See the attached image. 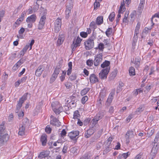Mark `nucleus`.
I'll return each instance as SVG.
<instances>
[{
  "mask_svg": "<svg viewBox=\"0 0 159 159\" xmlns=\"http://www.w3.org/2000/svg\"><path fill=\"white\" fill-rule=\"evenodd\" d=\"M51 106L52 110L56 114H59L63 110L61 105L58 101L52 102Z\"/></svg>",
  "mask_w": 159,
  "mask_h": 159,
  "instance_id": "nucleus-1",
  "label": "nucleus"
},
{
  "mask_svg": "<svg viewBox=\"0 0 159 159\" xmlns=\"http://www.w3.org/2000/svg\"><path fill=\"white\" fill-rule=\"evenodd\" d=\"M95 39V37L92 36L84 42V44L86 49L89 50L93 48L94 46V40Z\"/></svg>",
  "mask_w": 159,
  "mask_h": 159,
  "instance_id": "nucleus-2",
  "label": "nucleus"
},
{
  "mask_svg": "<svg viewBox=\"0 0 159 159\" xmlns=\"http://www.w3.org/2000/svg\"><path fill=\"white\" fill-rule=\"evenodd\" d=\"M135 133L132 130H129L126 133L125 137L126 143L128 145L129 143L132 142L134 140Z\"/></svg>",
  "mask_w": 159,
  "mask_h": 159,
  "instance_id": "nucleus-3",
  "label": "nucleus"
},
{
  "mask_svg": "<svg viewBox=\"0 0 159 159\" xmlns=\"http://www.w3.org/2000/svg\"><path fill=\"white\" fill-rule=\"evenodd\" d=\"M62 61H60L59 62V65L57 66L55 69L54 72L52 74V76L50 78V83H52L53 82L57 77L58 74L60 72V68L61 67L60 65V63H62Z\"/></svg>",
  "mask_w": 159,
  "mask_h": 159,
  "instance_id": "nucleus-4",
  "label": "nucleus"
},
{
  "mask_svg": "<svg viewBox=\"0 0 159 159\" xmlns=\"http://www.w3.org/2000/svg\"><path fill=\"white\" fill-rule=\"evenodd\" d=\"M28 93H26L20 99L18 104H17L16 112V113H18L19 111L22 106V104L24 102L25 100L27 99V95Z\"/></svg>",
  "mask_w": 159,
  "mask_h": 159,
  "instance_id": "nucleus-5",
  "label": "nucleus"
},
{
  "mask_svg": "<svg viewBox=\"0 0 159 159\" xmlns=\"http://www.w3.org/2000/svg\"><path fill=\"white\" fill-rule=\"evenodd\" d=\"M102 53H99L95 57L93 61V64L95 66H99L102 61Z\"/></svg>",
  "mask_w": 159,
  "mask_h": 159,
  "instance_id": "nucleus-6",
  "label": "nucleus"
},
{
  "mask_svg": "<svg viewBox=\"0 0 159 159\" xmlns=\"http://www.w3.org/2000/svg\"><path fill=\"white\" fill-rule=\"evenodd\" d=\"M61 25V19L59 18H57L54 22V30L56 33H58L60 30Z\"/></svg>",
  "mask_w": 159,
  "mask_h": 159,
  "instance_id": "nucleus-7",
  "label": "nucleus"
},
{
  "mask_svg": "<svg viewBox=\"0 0 159 159\" xmlns=\"http://www.w3.org/2000/svg\"><path fill=\"white\" fill-rule=\"evenodd\" d=\"M109 71V68H107L106 70L103 69L99 74V77L102 79H106L107 78V75Z\"/></svg>",
  "mask_w": 159,
  "mask_h": 159,
  "instance_id": "nucleus-8",
  "label": "nucleus"
},
{
  "mask_svg": "<svg viewBox=\"0 0 159 159\" xmlns=\"http://www.w3.org/2000/svg\"><path fill=\"white\" fill-rule=\"evenodd\" d=\"M9 137L7 133L0 134V144H3L4 143L6 142L8 139Z\"/></svg>",
  "mask_w": 159,
  "mask_h": 159,
  "instance_id": "nucleus-9",
  "label": "nucleus"
},
{
  "mask_svg": "<svg viewBox=\"0 0 159 159\" xmlns=\"http://www.w3.org/2000/svg\"><path fill=\"white\" fill-rule=\"evenodd\" d=\"M46 19V16L45 15L41 16L38 26L39 29L41 30L43 28L45 23Z\"/></svg>",
  "mask_w": 159,
  "mask_h": 159,
  "instance_id": "nucleus-10",
  "label": "nucleus"
},
{
  "mask_svg": "<svg viewBox=\"0 0 159 159\" xmlns=\"http://www.w3.org/2000/svg\"><path fill=\"white\" fill-rule=\"evenodd\" d=\"M51 117L52 118L50 121L51 124L57 126H59L61 125L60 122L57 118L54 117L52 116H51Z\"/></svg>",
  "mask_w": 159,
  "mask_h": 159,
  "instance_id": "nucleus-11",
  "label": "nucleus"
},
{
  "mask_svg": "<svg viewBox=\"0 0 159 159\" xmlns=\"http://www.w3.org/2000/svg\"><path fill=\"white\" fill-rule=\"evenodd\" d=\"M82 41V39L79 37H78L71 45L72 50L75 49L77 47L80 46V44Z\"/></svg>",
  "mask_w": 159,
  "mask_h": 159,
  "instance_id": "nucleus-12",
  "label": "nucleus"
},
{
  "mask_svg": "<svg viewBox=\"0 0 159 159\" xmlns=\"http://www.w3.org/2000/svg\"><path fill=\"white\" fill-rule=\"evenodd\" d=\"M79 134V132L78 131H73L69 133L68 135L71 139H74Z\"/></svg>",
  "mask_w": 159,
  "mask_h": 159,
  "instance_id": "nucleus-13",
  "label": "nucleus"
},
{
  "mask_svg": "<svg viewBox=\"0 0 159 159\" xmlns=\"http://www.w3.org/2000/svg\"><path fill=\"white\" fill-rule=\"evenodd\" d=\"M44 70V68L43 66V65H40L35 71V75L37 76H40Z\"/></svg>",
  "mask_w": 159,
  "mask_h": 159,
  "instance_id": "nucleus-14",
  "label": "nucleus"
},
{
  "mask_svg": "<svg viewBox=\"0 0 159 159\" xmlns=\"http://www.w3.org/2000/svg\"><path fill=\"white\" fill-rule=\"evenodd\" d=\"M94 132L95 129L93 128L89 129L85 132L84 134L85 137L87 138L90 137L94 133Z\"/></svg>",
  "mask_w": 159,
  "mask_h": 159,
  "instance_id": "nucleus-15",
  "label": "nucleus"
},
{
  "mask_svg": "<svg viewBox=\"0 0 159 159\" xmlns=\"http://www.w3.org/2000/svg\"><path fill=\"white\" fill-rule=\"evenodd\" d=\"M36 18V15L33 14L26 19V21L27 23H34L35 21Z\"/></svg>",
  "mask_w": 159,
  "mask_h": 159,
  "instance_id": "nucleus-16",
  "label": "nucleus"
},
{
  "mask_svg": "<svg viewBox=\"0 0 159 159\" xmlns=\"http://www.w3.org/2000/svg\"><path fill=\"white\" fill-rule=\"evenodd\" d=\"M25 125H21L20 126L19 131L18 132L19 135L20 136H23L25 134Z\"/></svg>",
  "mask_w": 159,
  "mask_h": 159,
  "instance_id": "nucleus-17",
  "label": "nucleus"
},
{
  "mask_svg": "<svg viewBox=\"0 0 159 159\" xmlns=\"http://www.w3.org/2000/svg\"><path fill=\"white\" fill-rule=\"evenodd\" d=\"M130 154L129 152L126 153L120 154L117 157L118 159H126Z\"/></svg>",
  "mask_w": 159,
  "mask_h": 159,
  "instance_id": "nucleus-18",
  "label": "nucleus"
},
{
  "mask_svg": "<svg viewBox=\"0 0 159 159\" xmlns=\"http://www.w3.org/2000/svg\"><path fill=\"white\" fill-rule=\"evenodd\" d=\"M50 153V152L48 151H46L43 152H41L39 156L38 157L40 159H42L48 157Z\"/></svg>",
  "mask_w": 159,
  "mask_h": 159,
  "instance_id": "nucleus-19",
  "label": "nucleus"
},
{
  "mask_svg": "<svg viewBox=\"0 0 159 159\" xmlns=\"http://www.w3.org/2000/svg\"><path fill=\"white\" fill-rule=\"evenodd\" d=\"M110 64V62L109 61H105L101 65V67L103 68V69H107V68H109V70H110V67L109 66Z\"/></svg>",
  "mask_w": 159,
  "mask_h": 159,
  "instance_id": "nucleus-20",
  "label": "nucleus"
},
{
  "mask_svg": "<svg viewBox=\"0 0 159 159\" xmlns=\"http://www.w3.org/2000/svg\"><path fill=\"white\" fill-rule=\"evenodd\" d=\"M40 141L43 146H45L47 142V136L45 134H43L40 138Z\"/></svg>",
  "mask_w": 159,
  "mask_h": 159,
  "instance_id": "nucleus-21",
  "label": "nucleus"
},
{
  "mask_svg": "<svg viewBox=\"0 0 159 159\" xmlns=\"http://www.w3.org/2000/svg\"><path fill=\"white\" fill-rule=\"evenodd\" d=\"M90 80L91 83L94 84L98 81L96 76L94 74H91L90 77Z\"/></svg>",
  "mask_w": 159,
  "mask_h": 159,
  "instance_id": "nucleus-22",
  "label": "nucleus"
},
{
  "mask_svg": "<svg viewBox=\"0 0 159 159\" xmlns=\"http://www.w3.org/2000/svg\"><path fill=\"white\" fill-rule=\"evenodd\" d=\"M114 95V93H110L107 101L106 103L107 105H110L111 103V102L113 98V96Z\"/></svg>",
  "mask_w": 159,
  "mask_h": 159,
  "instance_id": "nucleus-23",
  "label": "nucleus"
},
{
  "mask_svg": "<svg viewBox=\"0 0 159 159\" xmlns=\"http://www.w3.org/2000/svg\"><path fill=\"white\" fill-rule=\"evenodd\" d=\"M104 115V111H100L98 114H97L96 115V116L94 117V118L96 119L97 120H99L102 118Z\"/></svg>",
  "mask_w": 159,
  "mask_h": 159,
  "instance_id": "nucleus-24",
  "label": "nucleus"
},
{
  "mask_svg": "<svg viewBox=\"0 0 159 159\" xmlns=\"http://www.w3.org/2000/svg\"><path fill=\"white\" fill-rule=\"evenodd\" d=\"M64 40V36L63 35H59L58 39L57 41V44L58 45H60L63 42Z\"/></svg>",
  "mask_w": 159,
  "mask_h": 159,
  "instance_id": "nucleus-25",
  "label": "nucleus"
},
{
  "mask_svg": "<svg viewBox=\"0 0 159 159\" xmlns=\"http://www.w3.org/2000/svg\"><path fill=\"white\" fill-rule=\"evenodd\" d=\"M141 25V24L140 22H138L137 23V24L136 26V27L135 30V32H134V36H137L138 34L139 33V29L140 28Z\"/></svg>",
  "mask_w": 159,
  "mask_h": 159,
  "instance_id": "nucleus-26",
  "label": "nucleus"
},
{
  "mask_svg": "<svg viewBox=\"0 0 159 159\" xmlns=\"http://www.w3.org/2000/svg\"><path fill=\"white\" fill-rule=\"evenodd\" d=\"M103 22V17L102 16L98 17L96 20V23L97 25H100Z\"/></svg>",
  "mask_w": 159,
  "mask_h": 159,
  "instance_id": "nucleus-27",
  "label": "nucleus"
},
{
  "mask_svg": "<svg viewBox=\"0 0 159 159\" xmlns=\"http://www.w3.org/2000/svg\"><path fill=\"white\" fill-rule=\"evenodd\" d=\"M73 7V2L71 0L68 1L67 3L66 8L67 9L71 10Z\"/></svg>",
  "mask_w": 159,
  "mask_h": 159,
  "instance_id": "nucleus-28",
  "label": "nucleus"
},
{
  "mask_svg": "<svg viewBox=\"0 0 159 159\" xmlns=\"http://www.w3.org/2000/svg\"><path fill=\"white\" fill-rule=\"evenodd\" d=\"M90 88H86L82 90L80 92L81 95L83 96L86 94L89 91Z\"/></svg>",
  "mask_w": 159,
  "mask_h": 159,
  "instance_id": "nucleus-29",
  "label": "nucleus"
},
{
  "mask_svg": "<svg viewBox=\"0 0 159 159\" xmlns=\"http://www.w3.org/2000/svg\"><path fill=\"white\" fill-rule=\"evenodd\" d=\"M129 13L128 12H126L125 14L123 20L122 22L124 23H126L128 21V17Z\"/></svg>",
  "mask_w": 159,
  "mask_h": 159,
  "instance_id": "nucleus-30",
  "label": "nucleus"
},
{
  "mask_svg": "<svg viewBox=\"0 0 159 159\" xmlns=\"http://www.w3.org/2000/svg\"><path fill=\"white\" fill-rule=\"evenodd\" d=\"M4 133H6L5 130V127L4 123L0 125V134H2Z\"/></svg>",
  "mask_w": 159,
  "mask_h": 159,
  "instance_id": "nucleus-31",
  "label": "nucleus"
},
{
  "mask_svg": "<svg viewBox=\"0 0 159 159\" xmlns=\"http://www.w3.org/2000/svg\"><path fill=\"white\" fill-rule=\"evenodd\" d=\"M115 16V13L114 12H112L110 14L108 18L109 20L110 21H112L114 20Z\"/></svg>",
  "mask_w": 159,
  "mask_h": 159,
  "instance_id": "nucleus-32",
  "label": "nucleus"
},
{
  "mask_svg": "<svg viewBox=\"0 0 159 159\" xmlns=\"http://www.w3.org/2000/svg\"><path fill=\"white\" fill-rule=\"evenodd\" d=\"M117 74V72L116 70H114L110 75V78L111 80L114 79L116 76Z\"/></svg>",
  "mask_w": 159,
  "mask_h": 159,
  "instance_id": "nucleus-33",
  "label": "nucleus"
},
{
  "mask_svg": "<svg viewBox=\"0 0 159 159\" xmlns=\"http://www.w3.org/2000/svg\"><path fill=\"white\" fill-rule=\"evenodd\" d=\"M80 115L78 111H75L74 113L73 118L74 119H79Z\"/></svg>",
  "mask_w": 159,
  "mask_h": 159,
  "instance_id": "nucleus-34",
  "label": "nucleus"
},
{
  "mask_svg": "<svg viewBox=\"0 0 159 159\" xmlns=\"http://www.w3.org/2000/svg\"><path fill=\"white\" fill-rule=\"evenodd\" d=\"M112 29L111 28H109L107 29L105 32L106 35L109 37L110 35L112 33Z\"/></svg>",
  "mask_w": 159,
  "mask_h": 159,
  "instance_id": "nucleus-35",
  "label": "nucleus"
},
{
  "mask_svg": "<svg viewBox=\"0 0 159 159\" xmlns=\"http://www.w3.org/2000/svg\"><path fill=\"white\" fill-rule=\"evenodd\" d=\"M144 5L142 4V3H139L138 7V11L139 13H141L143 10L144 8Z\"/></svg>",
  "mask_w": 159,
  "mask_h": 159,
  "instance_id": "nucleus-36",
  "label": "nucleus"
},
{
  "mask_svg": "<svg viewBox=\"0 0 159 159\" xmlns=\"http://www.w3.org/2000/svg\"><path fill=\"white\" fill-rule=\"evenodd\" d=\"M129 73L130 75H135V69L133 67H130L129 69Z\"/></svg>",
  "mask_w": 159,
  "mask_h": 159,
  "instance_id": "nucleus-37",
  "label": "nucleus"
},
{
  "mask_svg": "<svg viewBox=\"0 0 159 159\" xmlns=\"http://www.w3.org/2000/svg\"><path fill=\"white\" fill-rule=\"evenodd\" d=\"M98 48L102 52L104 48V43H99L98 45Z\"/></svg>",
  "mask_w": 159,
  "mask_h": 159,
  "instance_id": "nucleus-38",
  "label": "nucleus"
},
{
  "mask_svg": "<svg viewBox=\"0 0 159 159\" xmlns=\"http://www.w3.org/2000/svg\"><path fill=\"white\" fill-rule=\"evenodd\" d=\"M144 109V106L143 105L140 106L137 109L136 111L137 113H140L143 111Z\"/></svg>",
  "mask_w": 159,
  "mask_h": 159,
  "instance_id": "nucleus-39",
  "label": "nucleus"
},
{
  "mask_svg": "<svg viewBox=\"0 0 159 159\" xmlns=\"http://www.w3.org/2000/svg\"><path fill=\"white\" fill-rule=\"evenodd\" d=\"M23 21L22 19L21 18L18 19L15 22L14 24V25L15 27H17Z\"/></svg>",
  "mask_w": 159,
  "mask_h": 159,
  "instance_id": "nucleus-40",
  "label": "nucleus"
},
{
  "mask_svg": "<svg viewBox=\"0 0 159 159\" xmlns=\"http://www.w3.org/2000/svg\"><path fill=\"white\" fill-rule=\"evenodd\" d=\"M134 63L136 67H138L140 65V60L139 58H135L134 62H133V63Z\"/></svg>",
  "mask_w": 159,
  "mask_h": 159,
  "instance_id": "nucleus-41",
  "label": "nucleus"
},
{
  "mask_svg": "<svg viewBox=\"0 0 159 159\" xmlns=\"http://www.w3.org/2000/svg\"><path fill=\"white\" fill-rule=\"evenodd\" d=\"M154 133V130L153 129H149L147 133L148 136V137L151 136Z\"/></svg>",
  "mask_w": 159,
  "mask_h": 159,
  "instance_id": "nucleus-42",
  "label": "nucleus"
},
{
  "mask_svg": "<svg viewBox=\"0 0 159 159\" xmlns=\"http://www.w3.org/2000/svg\"><path fill=\"white\" fill-rule=\"evenodd\" d=\"M71 12V10H69L66 9V19H68L69 17Z\"/></svg>",
  "mask_w": 159,
  "mask_h": 159,
  "instance_id": "nucleus-43",
  "label": "nucleus"
},
{
  "mask_svg": "<svg viewBox=\"0 0 159 159\" xmlns=\"http://www.w3.org/2000/svg\"><path fill=\"white\" fill-rule=\"evenodd\" d=\"M96 24L94 21H93L91 22L90 26L91 29H94L97 28Z\"/></svg>",
  "mask_w": 159,
  "mask_h": 159,
  "instance_id": "nucleus-44",
  "label": "nucleus"
},
{
  "mask_svg": "<svg viewBox=\"0 0 159 159\" xmlns=\"http://www.w3.org/2000/svg\"><path fill=\"white\" fill-rule=\"evenodd\" d=\"M70 152L73 154H76L77 153L78 150L76 148L73 147L70 149Z\"/></svg>",
  "mask_w": 159,
  "mask_h": 159,
  "instance_id": "nucleus-45",
  "label": "nucleus"
},
{
  "mask_svg": "<svg viewBox=\"0 0 159 159\" xmlns=\"http://www.w3.org/2000/svg\"><path fill=\"white\" fill-rule=\"evenodd\" d=\"M158 18L159 19V12H157L155 13L153 16H152V18L151 19V22L152 23L153 22V20L155 19V18Z\"/></svg>",
  "mask_w": 159,
  "mask_h": 159,
  "instance_id": "nucleus-46",
  "label": "nucleus"
},
{
  "mask_svg": "<svg viewBox=\"0 0 159 159\" xmlns=\"http://www.w3.org/2000/svg\"><path fill=\"white\" fill-rule=\"evenodd\" d=\"M136 36V37H135V36H134L132 43V46L134 48L135 46L136 45V43L137 40L138 36Z\"/></svg>",
  "mask_w": 159,
  "mask_h": 159,
  "instance_id": "nucleus-47",
  "label": "nucleus"
},
{
  "mask_svg": "<svg viewBox=\"0 0 159 159\" xmlns=\"http://www.w3.org/2000/svg\"><path fill=\"white\" fill-rule=\"evenodd\" d=\"M61 137L62 138H64L66 136V132L65 129H63L61 131V133L60 134Z\"/></svg>",
  "mask_w": 159,
  "mask_h": 159,
  "instance_id": "nucleus-48",
  "label": "nucleus"
},
{
  "mask_svg": "<svg viewBox=\"0 0 159 159\" xmlns=\"http://www.w3.org/2000/svg\"><path fill=\"white\" fill-rule=\"evenodd\" d=\"M100 2L97 1V0H96L95 2L94 3V9H95L96 8H98V7H99L100 6Z\"/></svg>",
  "mask_w": 159,
  "mask_h": 159,
  "instance_id": "nucleus-49",
  "label": "nucleus"
},
{
  "mask_svg": "<svg viewBox=\"0 0 159 159\" xmlns=\"http://www.w3.org/2000/svg\"><path fill=\"white\" fill-rule=\"evenodd\" d=\"M98 121V120L94 117L91 121V122L93 126H95L97 124Z\"/></svg>",
  "mask_w": 159,
  "mask_h": 159,
  "instance_id": "nucleus-50",
  "label": "nucleus"
},
{
  "mask_svg": "<svg viewBox=\"0 0 159 159\" xmlns=\"http://www.w3.org/2000/svg\"><path fill=\"white\" fill-rule=\"evenodd\" d=\"M88 100V97L87 96L83 97L81 99V102L82 104H84Z\"/></svg>",
  "mask_w": 159,
  "mask_h": 159,
  "instance_id": "nucleus-51",
  "label": "nucleus"
},
{
  "mask_svg": "<svg viewBox=\"0 0 159 159\" xmlns=\"http://www.w3.org/2000/svg\"><path fill=\"white\" fill-rule=\"evenodd\" d=\"M51 130V129L49 127V126L48 125H47L45 129V132L48 134L50 133Z\"/></svg>",
  "mask_w": 159,
  "mask_h": 159,
  "instance_id": "nucleus-52",
  "label": "nucleus"
},
{
  "mask_svg": "<svg viewBox=\"0 0 159 159\" xmlns=\"http://www.w3.org/2000/svg\"><path fill=\"white\" fill-rule=\"evenodd\" d=\"M87 64L90 66H92L93 64V61L91 60H88L86 61Z\"/></svg>",
  "mask_w": 159,
  "mask_h": 159,
  "instance_id": "nucleus-53",
  "label": "nucleus"
},
{
  "mask_svg": "<svg viewBox=\"0 0 159 159\" xmlns=\"http://www.w3.org/2000/svg\"><path fill=\"white\" fill-rule=\"evenodd\" d=\"M125 10V7H120L118 11V13H123Z\"/></svg>",
  "mask_w": 159,
  "mask_h": 159,
  "instance_id": "nucleus-54",
  "label": "nucleus"
},
{
  "mask_svg": "<svg viewBox=\"0 0 159 159\" xmlns=\"http://www.w3.org/2000/svg\"><path fill=\"white\" fill-rule=\"evenodd\" d=\"M80 36L83 38H86L88 34L87 32H82L80 33Z\"/></svg>",
  "mask_w": 159,
  "mask_h": 159,
  "instance_id": "nucleus-55",
  "label": "nucleus"
},
{
  "mask_svg": "<svg viewBox=\"0 0 159 159\" xmlns=\"http://www.w3.org/2000/svg\"><path fill=\"white\" fill-rule=\"evenodd\" d=\"M159 139V133H158L156 134L155 137V138L154 140V143H156L158 141Z\"/></svg>",
  "mask_w": 159,
  "mask_h": 159,
  "instance_id": "nucleus-56",
  "label": "nucleus"
},
{
  "mask_svg": "<svg viewBox=\"0 0 159 159\" xmlns=\"http://www.w3.org/2000/svg\"><path fill=\"white\" fill-rule=\"evenodd\" d=\"M76 78V75L75 74H72L69 77L70 79L71 80H75Z\"/></svg>",
  "mask_w": 159,
  "mask_h": 159,
  "instance_id": "nucleus-57",
  "label": "nucleus"
},
{
  "mask_svg": "<svg viewBox=\"0 0 159 159\" xmlns=\"http://www.w3.org/2000/svg\"><path fill=\"white\" fill-rule=\"evenodd\" d=\"M27 79V76H24L21 78L20 80H18L20 83L25 82Z\"/></svg>",
  "mask_w": 159,
  "mask_h": 159,
  "instance_id": "nucleus-58",
  "label": "nucleus"
},
{
  "mask_svg": "<svg viewBox=\"0 0 159 159\" xmlns=\"http://www.w3.org/2000/svg\"><path fill=\"white\" fill-rule=\"evenodd\" d=\"M158 147L157 145H156V147H155V145H154V147H153L152 150V152L154 151V153H156L157 152V150H158Z\"/></svg>",
  "mask_w": 159,
  "mask_h": 159,
  "instance_id": "nucleus-59",
  "label": "nucleus"
},
{
  "mask_svg": "<svg viewBox=\"0 0 159 159\" xmlns=\"http://www.w3.org/2000/svg\"><path fill=\"white\" fill-rule=\"evenodd\" d=\"M34 43V39H32L29 45V47H30V50H31L32 49V46L33 45Z\"/></svg>",
  "mask_w": 159,
  "mask_h": 159,
  "instance_id": "nucleus-60",
  "label": "nucleus"
},
{
  "mask_svg": "<svg viewBox=\"0 0 159 159\" xmlns=\"http://www.w3.org/2000/svg\"><path fill=\"white\" fill-rule=\"evenodd\" d=\"M5 11L3 10L0 11V17L2 18L4 16Z\"/></svg>",
  "mask_w": 159,
  "mask_h": 159,
  "instance_id": "nucleus-61",
  "label": "nucleus"
},
{
  "mask_svg": "<svg viewBox=\"0 0 159 159\" xmlns=\"http://www.w3.org/2000/svg\"><path fill=\"white\" fill-rule=\"evenodd\" d=\"M101 94L100 93V97L99 98L98 100V104H102V101L103 99V98H101Z\"/></svg>",
  "mask_w": 159,
  "mask_h": 159,
  "instance_id": "nucleus-62",
  "label": "nucleus"
},
{
  "mask_svg": "<svg viewBox=\"0 0 159 159\" xmlns=\"http://www.w3.org/2000/svg\"><path fill=\"white\" fill-rule=\"evenodd\" d=\"M67 147L66 146H64L62 150V152L63 153H65L67 152Z\"/></svg>",
  "mask_w": 159,
  "mask_h": 159,
  "instance_id": "nucleus-63",
  "label": "nucleus"
},
{
  "mask_svg": "<svg viewBox=\"0 0 159 159\" xmlns=\"http://www.w3.org/2000/svg\"><path fill=\"white\" fill-rule=\"evenodd\" d=\"M109 112L111 114H112L114 112V108L113 107H111L109 110Z\"/></svg>",
  "mask_w": 159,
  "mask_h": 159,
  "instance_id": "nucleus-64",
  "label": "nucleus"
}]
</instances>
